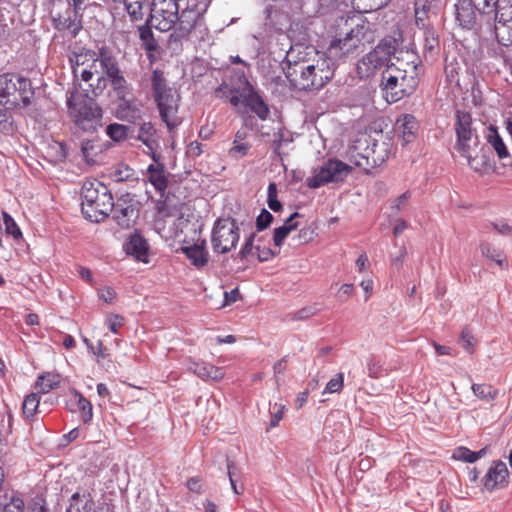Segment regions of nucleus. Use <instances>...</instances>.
Returning a JSON list of instances; mask_svg holds the SVG:
<instances>
[{
  "mask_svg": "<svg viewBox=\"0 0 512 512\" xmlns=\"http://www.w3.org/2000/svg\"><path fill=\"white\" fill-rule=\"evenodd\" d=\"M407 68L398 65L400 59L396 62L387 64V68L382 73L381 85L386 93L388 102L394 103L405 96L414 92L418 84V75L420 62L417 56L410 51H406Z\"/></svg>",
  "mask_w": 512,
  "mask_h": 512,
  "instance_id": "f257e3e1",
  "label": "nucleus"
},
{
  "mask_svg": "<svg viewBox=\"0 0 512 512\" xmlns=\"http://www.w3.org/2000/svg\"><path fill=\"white\" fill-rule=\"evenodd\" d=\"M455 130L457 134L456 150L467 159L468 165L476 172L489 166V157L473 127L472 116L465 111L456 112Z\"/></svg>",
  "mask_w": 512,
  "mask_h": 512,
  "instance_id": "f03ea898",
  "label": "nucleus"
},
{
  "mask_svg": "<svg viewBox=\"0 0 512 512\" xmlns=\"http://www.w3.org/2000/svg\"><path fill=\"white\" fill-rule=\"evenodd\" d=\"M151 85L160 118L169 132H172L182 123V118L178 114L181 100L180 93L175 88L167 85L163 72L158 69L152 72Z\"/></svg>",
  "mask_w": 512,
  "mask_h": 512,
  "instance_id": "7ed1b4c3",
  "label": "nucleus"
},
{
  "mask_svg": "<svg viewBox=\"0 0 512 512\" xmlns=\"http://www.w3.org/2000/svg\"><path fill=\"white\" fill-rule=\"evenodd\" d=\"M82 213L91 222L104 220L114 207L113 197L101 182H86L82 186Z\"/></svg>",
  "mask_w": 512,
  "mask_h": 512,
  "instance_id": "20e7f679",
  "label": "nucleus"
},
{
  "mask_svg": "<svg viewBox=\"0 0 512 512\" xmlns=\"http://www.w3.org/2000/svg\"><path fill=\"white\" fill-rule=\"evenodd\" d=\"M35 89L31 80L20 73L0 75V103L26 108L32 104Z\"/></svg>",
  "mask_w": 512,
  "mask_h": 512,
  "instance_id": "39448f33",
  "label": "nucleus"
},
{
  "mask_svg": "<svg viewBox=\"0 0 512 512\" xmlns=\"http://www.w3.org/2000/svg\"><path fill=\"white\" fill-rule=\"evenodd\" d=\"M398 41L394 37L383 38L378 45L357 63V74L360 78H369L379 69L392 62V55L397 53Z\"/></svg>",
  "mask_w": 512,
  "mask_h": 512,
  "instance_id": "423d86ee",
  "label": "nucleus"
},
{
  "mask_svg": "<svg viewBox=\"0 0 512 512\" xmlns=\"http://www.w3.org/2000/svg\"><path fill=\"white\" fill-rule=\"evenodd\" d=\"M173 29L172 36L177 40L185 39L189 36L198 40L204 39L208 31L203 14L188 5H185L180 13L178 12V19Z\"/></svg>",
  "mask_w": 512,
  "mask_h": 512,
  "instance_id": "0eeeda50",
  "label": "nucleus"
},
{
  "mask_svg": "<svg viewBox=\"0 0 512 512\" xmlns=\"http://www.w3.org/2000/svg\"><path fill=\"white\" fill-rule=\"evenodd\" d=\"M239 238V227L234 219L216 220L211 234V244L215 253L230 252L236 247Z\"/></svg>",
  "mask_w": 512,
  "mask_h": 512,
  "instance_id": "6e6552de",
  "label": "nucleus"
},
{
  "mask_svg": "<svg viewBox=\"0 0 512 512\" xmlns=\"http://www.w3.org/2000/svg\"><path fill=\"white\" fill-rule=\"evenodd\" d=\"M352 172V167L338 159H328L307 178V186L317 189L330 182H342Z\"/></svg>",
  "mask_w": 512,
  "mask_h": 512,
  "instance_id": "1a4fd4ad",
  "label": "nucleus"
},
{
  "mask_svg": "<svg viewBox=\"0 0 512 512\" xmlns=\"http://www.w3.org/2000/svg\"><path fill=\"white\" fill-rule=\"evenodd\" d=\"M69 113L79 128L84 131H95L102 117L101 108L91 99L72 103L68 101Z\"/></svg>",
  "mask_w": 512,
  "mask_h": 512,
  "instance_id": "9d476101",
  "label": "nucleus"
},
{
  "mask_svg": "<svg viewBox=\"0 0 512 512\" xmlns=\"http://www.w3.org/2000/svg\"><path fill=\"white\" fill-rule=\"evenodd\" d=\"M494 33L502 46L512 45V1L497 0L493 11Z\"/></svg>",
  "mask_w": 512,
  "mask_h": 512,
  "instance_id": "9b49d317",
  "label": "nucleus"
},
{
  "mask_svg": "<svg viewBox=\"0 0 512 512\" xmlns=\"http://www.w3.org/2000/svg\"><path fill=\"white\" fill-rule=\"evenodd\" d=\"M92 67H100L102 71V74L99 73L96 79L97 85L93 90L95 94L101 93L109 80L123 74V71L119 67L117 58L104 47L99 49V53L94 59Z\"/></svg>",
  "mask_w": 512,
  "mask_h": 512,
  "instance_id": "f8f14e48",
  "label": "nucleus"
},
{
  "mask_svg": "<svg viewBox=\"0 0 512 512\" xmlns=\"http://www.w3.org/2000/svg\"><path fill=\"white\" fill-rule=\"evenodd\" d=\"M178 10L179 4L175 0H153L150 13L155 27L162 32L171 30L177 22Z\"/></svg>",
  "mask_w": 512,
  "mask_h": 512,
  "instance_id": "ddd939ff",
  "label": "nucleus"
},
{
  "mask_svg": "<svg viewBox=\"0 0 512 512\" xmlns=\"http://www.w3.org/2000/svg\"><path fill=\"white\" fill-rule=\"evenodd\" d=\"M113 218L122 228L131 227L139 217V203L129 194L119 198L112 209Z\"/></svg>",
  "mask_w": 512,
  "mask_h": 512,
  "instance_id": "4468645a",
  "label": "nucleus"
},
{
  "mask_svg": "<svg viewBox=\"0 0 512 512\" xmlns=\"http://www.w3.org/2000/svg\"><path fill=\"white\" fill-rule=\"evenodd\" d=\"M239 81L244 84L241 104L249 107L261 120H266L270 112L268 105L258 92L254 90L244 74L239 77Z\"/></svg>",
  "mask_w": 512,
  "mask_h": 512,
  "instance_id": "2eb2a0df",
  "label": "nucleus"
},
{
  "mask_svg": "<svg viewBox=\"0 0 512 512\" xmlns=\"http://www.w3.org/2000/svg\"><path fill=\"white\" fill-rule=\"evenodd\" d=\"M288 63L285 75L291 85L299 90H312L313 86L310 85L312 80L311 71L307 62L295 61L292 64L291 60L288 59Z\"/></svg>",
  "mask_w": 512,
  "mask_h": 512,
  "instance_id": "dca6fc26",
  "label": "nucleus"
},
{
  "mask_svg": "<svg viewBox=\"0 0 512 512\" xmlns=\"http://www.w3.org/2000/svg\"><path fill=\"white\" fill-rule=\"evenodd\" d=\"M363 26L351 29L344 38L332 40L329 50L339 56H346L353 53L362 43L364 33Z\"/></svg>",
  "mask_w": 512,
  "mask_h": 512,
  "instance_id": "f3484780",
  "label": "nucleus"
},
{
  "mask_svg": "<svg viewBox=\"0 0 512 512\" xmlns=\"http://www.w3.org/2000/svg\"><path fill=\"white\" fill-rule=\"evenodd\" d=\"M508 469L503 461H495L488 469L483 478V485L486 490L493 491L502 488L507 484Z\"/></svg>",
  "mask_w": 512,
  "mask_h": 512,
  "instance_id": "a211bd4d",
  "label": "nucleus"
},
{
  "mask_svg": "<svg viewBox=\"0 0 512 512\" xmlns=\"http://www.w3.org/2000/svg\"><path fill=\"white\" fill-rule=\"evenodd\" d=\"M419 129L417 119L411 114L399 116L395 123V130L403 144L411 143L415 140Z\"/></svg>",
  "mask_w": 512,
  "mask_h": 512,
  "instance_id": "6ab92c4d",
  "label": "nucleus"
},
{
  "mask_svg": "<svg viewBox=\"0 0 512 512\" xmlns=\"http://www.w3.org/2000/svg\"><path fill=\"white\" fill-rule=\"evenodd\" d=\"M308 65L312 77L310 85L313 86V89L322 88L334 75L332 63L329 59H321L316 64Z\"/></svg>",
  "mask_w": 512,
  "mask_h": 512,
  "instance_id": "aec40b11",
  "label": "nucleus"
},
{
  "mask_svg": "<svg viewBox=\"0 0 512 512\" xmlns=\"http://www.w3.org/2000/svg\"><path fill=\"white\" fill-rule=\"evenodd\" d=\"M123 247L125 252L137 261L148 263L149 244L140 233L134 232L130 235Z\"/></svg>",
  "mask_w": 512,
  "mask_h": 512,
  "instance_id": "412c9836",
  "label": "nucleus"
},
{
  "mask_svg": "<svg viewBox=\"0 0 512 512\" xmlns=\"http://www.w3.org/2000/svg\"><path fill=\"white\" fill-rule=\"evenodd\" d=\"M157 130L151 122H144L139 127L137 139L140 140L148 149L147 154L151 155L154 162L160 161V154L156 153L159 143L156 139Z\"/></svg>",
  "mask_w": 512,
  "mask_h": 512,
  "instance_id": "4be33fe9",
  "label": "nucleus"
},
{
  "mask_svg": "<svg viewBox=\"0 0 512 512\" xmlns=\"http://www.w3.org/2000/svg\"><path fill=\"white\" fill-rule=\"evenodd\" d=\"M66 512H95V502L87 490H78L69 499Z\"/></svg>",
  "mask_w": 512,
  "mask_h": 512,
  "instance_id": "5701e85b",
  "label": "nucleus"
},
{
  "mask_svg": "<svg viewBox=\"0 0 512 512\" xmlns=\"http://www.w3.org/2000/svg\"><path fill=\"white\" fill-rule=\"evenodd\" d=\"M456 7V19L463 28H472L476 22L478 11L475 9L472 1L458 0Z\"/></svg>",
  "mask_w": 512,
  "mask_h": 512,
  "instance_id": "b1692460",
  "label": "nucleus"
},
{
  "mask_svg": "<svg viewBox=\"0 0 512 512\" xmlns=\"http://www.w3.org/2000/svg\"><path fill=\"white\" fill-rule=\"evenodd\" d=\"M108 82L111 83L118 98L122 101V104L120 105L121 116L123 118L130 119V115L128 112L131 108V103L129 100L126 99V95L129 92V87H128V82H127L126 78L124 77V74H122L118 77H114L113 79L109 80Z\"/></svg>",
  "mask_w": 512,
  "mask_h": 512,
  "instance_id": "393cba45",
  "label": "nucleus"
},
{
  "mask_svg": "<svg viewBox=\"0 0 512 512\" xmlns=\"http://www.w3.org/2000/svg\"><path fill=\"white\" fill-rule=\"evenodd\" d=\"M440 51V40L438 31L433 28H426L423 31V55L426 60H434Z\"/></svg>",
  "mask_w": 512,
  "mask_h": 512,
  "instance_id": "a878e982",
  "label": "nucleus"
},
{
  "mask_svg": "<svg viewBox=\"0 0 512 512\" xmlns=\"http://www.w3.org/2000/svg\"><path fill=\"white\" fill-rule=\"evenodd\" d=\"M115 3H122L131 18V21L142 20L144 13L143 9L147 0H112ZM75 9L80 8L84 0H72Z\"/></svg>",
  "mask_w": 512,
  "mask_h": 512,
  "instance_id": "bb28decb",
  "label": "nucleus"
},
{
  "mask_svg": "<svg viewBox=\"0 0 512 512\" xmlns=\"http://www.w3.org/2000/svg\"><path fill=\"white\" fill-rule=\"evenodd\" d=\"M182 251L196 267H203L208 262V252L206 250L205 240H202L199 244L183 247Z\"/></svg>",
  "mask_w": 512,
  "mask_h": 512,
  "instance_id": "cd10ccee",
  "label": "nucleus"
},
{
  "mask_svg": "<svg viewBox=\"0 0 512 512\" xmlns=\"http://www.w3.org/2000/svg\"><path fill=\"white\" fill-rule=\"evenodd\" d=\"M214 93L216 98L225 99L234 107H238L242 102L243 90L241 91L240 88L230 86L227 83H222L215 89Z\"/></svg>",
  "mask_w": 512,
  "mask_h": 512,
  "instance_id": "c85d7f7f",
  "label": "nucleus"
},
{
  "mask_svg": "<svg viewBox=\"0 0 512 512\" xmlns=\"http://www.w3.org/2000/svg\"><path fill=\"white\" fill-rule=\"evenodd\" d=\"M155 163L157 165L151 164L147 168L148 179L156 190L163 191L168 185V180L165 176V167L159 161Z\"/></svg>",
  "mask_w": 512,
  "mask_h": 512,
  "instance_id": "c756f323",
  "label": "nucleus"
},
{
  "mask_svg": "<svg viewBox=\"0 0 512 512\" xmlns=\"http://www.w3.org/2000/svg\"><path fill=\"white\" fill-rule=\"evenodd\" d=\"M487 142L495 150L500 160H503L510 156L507 146L504 143L502 137L499 135L497 129L492 126L489 128V132L487 134Z\"/></svg>",
  "mask_w": 512,
  "mask_h": 512,
  "instance_id": "7c9ffc66",
  "label": "nucleus"
},
{
  "mask_svg": "<svg viewBox=\"0 0 512 512\" xmlns=\"http://www.w3.org/2000/svg\"><path fill=\"white\" fill-rule=\"evenodd\" d=\"M71 393L77 401V407L81 414V419L83 423L88 424L92 421L93 418V407L91 402L86 399L79 391L76 389H72Z\"/></svg>",
  "mask_w": 512,
  "mask_h": 512,
  "instance_id": "2f4dec72",
  "label": "nucleus"
},
{
  "mask_svg": "<svg viewBox=\"0 0 512 512\" xmlns=\"http://www.w3.org/2000/svg\"><path fill=\"white\" fill-rule=\"evenodd\" d=\"M61 376L55 373H46L40 375L36 381V386L40 393H48L52 389L59 387Z\"/></svg>",
  "mask_w": 512,
  "mask_h": 512,
  "instance_id": "473e14b6",
  "label": "nucleus"
},
{
  "mask_svg": "<svg viewBox=\"0 0 512 512\" xmlns=\"http://www.w3.org/2000/svg\"><path fill=\"white\" fill-rule=\"evenodd\" d=\"M473 394L480 400L490 403L498 396V390L489 384H472Z\"/></svg>",
  "mask_w": 512,
  "mask_h": 512,
  "instance_id": "72a5a7b5",
  "label": "nucleus"
},
{
  "mask_svg": "<svg viewBox=\"0 0 512 512\" xmlns=\"http://www.w3.org/2000/svg\"><path fill=\"white\" fill-rule=\"evenodd\" d=\"M486 454V448L474 452L467 447H458L453 451V458L466 463H474Z\"/></svg>",
  "mask_w": 512,
  "mask_h": 512,
  "instance_id": "f704fd0d",
  "label": "nucleus"
},
{
  "mask_svg": "<svg viewBox=\"0 0 512 512\" xmlns=\"http://www.w3.org/2000/svg\"><path fill=\"white\" fill-rule=\"evenodd\" d=\"M81 151L88 163H94L95 157L102 152V145L94 140H85L81 144Z\"/></svg>",
  "mask_w": 512,
  "mask_h": 512,
  "instance_id": "c9c22d12",
  "label": "nucleus"
},
{
  "mask_svg": "<svg viewBox=\"0 0 512 512\" xmlns=\"http://www.w3.org/2000/svg\"><path fill=\"white\" fill-rule=\"evenodd\" d=\"M357 150V147H354V149L351 151L350 154V160L353 162V164L359 168H362L366 173L370 171L371 168H373L376 165V160L373 158L370 160V157L368 154L364 155L361 153H355Z\"/></svg>",
  "mask_w": 512,
  "mask_h": 512,
  "instance_id": "e433bc0d",
  "label": "nucleus"
},
{
  "mask_svg": "<svg viewBox=\"0 0 512 512\" xmlns=\"http://www.w3.org/2000/svg\"><path fill=\"white\" fill-rule=\"evenodd\" d=\"M139 38L146 51H154L157 48V42L154 39L153 32L148 25H142L138 28Z\"/></svg>",
  "mask_w": 512,
  "mask_h": 512,
  "instance_id": "4c0bfd02",
  "label": "nucleus"
},
{
  "mask_svg": "<svg viewBox=\"0 0 512 512\" xmlns=\"http://www.w3.org/2000/svg\"><path fill=\"white\" fill-rule=\"evenodd\" d=\"M480 251L482 256L495 261L500 267L506 266L505 259L503 258V253L495 249L491 244L487 242L481 243Z\"/></svg>",
  "mask_w": 512,
  "mask_h": 512,
  "instance_id": "58836bf2",
  "label": "nucleus"
},
{
  "mask_svg": "<svg viewBox=\"0 0 512 512\" xmlns=\"http://www.w3.org/2000/svg\"><path fill=\"white\" fill-rule=\"evenodd\" d=\"M40 397L36 393L27 395L23 401L22 410L24 416L29 419L33 417L38 409Z\"/></svg>",
  "mask_w": 512,
  "mask_h": 512,
  "instance_id": "ea45409f",
  "label": "nucleus"
},
{
  "mask_svg": "<svg viewBox=\"0 0 512 512\" xmlns=\"http://www.w3.org/2000/svg\"><path fill=\"white\" fill-rule=\"evenodd\" d=\"M129 127L126 125L112 123L106 128L107 135L115 142H121L128 136Z\"/></svg>",
  "mask_w": 512,
  "mask_h": 512,
  "instance_id": "a19ab883",
  "label": "nucleus"
},
{
  "mask_svg": "<svg viewBox=\"0 0 512 512\" xmlns=\"http://www.w3.org/2000/svg\"><path fill=\"white\" fill-rule=\"evenodd\" d=\"M262 239L257 238L256 233L250 234V236L245 240L244 245L239 251V257L241 260H247L250 256L254 255L255 253V245L257 243H261Z\"/></svg>",
  "mask_w": 512,
  "mask_h": 512,
  "instance_id": "79ce46f5",
  "label": "nucleus"
},
{
  "mask_svg": "<svg viewBox=\"0 0 512 512\" xmlns=\"http://www.w3.org/2000/svg\"><path fill=\"white\" fill-rule=\"evenodd\" d=\"M277 185L274 182L269 183L267 189V204L268 207L274 211L278 212L282 209L281 202L277 199Z\"/></svg>",
  "mask_w": 512,
  "mask_h": 512,
  "instance_id": "37998d69",
  "label": "nucleus"
},
{
  "mask_svg": "<svg viewBox=\"0 0 512 512\" xmlns=\"http://www.w3.org/2000/svg\"><path fill=\"white\" fill-rule=\"evenodd\" d=\"M3 222L5 224V231L7 234L13 236L14 239L22 237V232L14 219L6 212H3Z\"/></svg>",
  "mask_w": 512,
  "mask_h": 512,
  "instance_id": "c03bdc74",
  "label": "nucleus"
},
{
  "mask_svg": "<svg viewBox=\"0 0 512 512\" xmlns=\"http://www.w3.org/2000/svg\"><path fill=\"white\" fill-rule=\"evenodd\" d=\"M344 375L343 373H337L327 384L323 391L325 393H339L343 389Z\"/></svg>",
  "mask_w": 512,
  "mask_h": 512,
  "instance_id": "a18cd8bd",
  "label": "nucleus"
},
{
  "mask_svg": "<svg viewBox=\"0 0 512 512\" xmlns=\"http://www.w3.org/2000/svg\"><path fill=\"white\" fill-rule=\"evenodd\" d=\"M415 23L416 26L423 31L426 30V28H433L428 23V9H426V6L422 8L415 7Z\"/></svg>",
  "mask_w": 512,
  "mask_h": 512,
  "instance_id": "49530a36",
  "label": "nucleus"
},
{
  "mask_svg": "<svg viewBox=\"0 0 512 512\" xmlns=\"http://www.w3.org/2000/svg\"><path fill=\"white\" fill-rule=\"evenodd\" d=\"M273 219V215L268 210L262 209L256 219V231L260 232L268 228Z\"/></svg>",
  "mask_w": 512,
  "mask_h": 512,
  "instance_id": "de8ad7c7",
  "label": "nucleus"
},
{
  "mask_svg": "<svg viewBox=\"0 0 512 512\" xmlns=\"http://www.w3.org/2000/svg\"><path fill=\"white\" fill-rule=\"evenodd\" d=\"M0 512H24V501L19 497H13L10 502L0 504Z\"/></svg>",
  "mask_w": 512,
  "mask_h": 512,
  "instance_id": "09e8293b",
  "label": "nucleus"
},
{
  "mask_svg": "<svg viewBox=\"0 0 512 512\" xmlns=\"http://www.w3.org/2000/svg\"><path fill=\"white\" fill-rule=\"evenodd\" d=\"M210 367V363L206 362H193L189 366V369L196 374L198 377H200L203 380H209V372L208 369Z\"/></svg>",
  "mask_w": 512,
  "mask_h": 512,
  "instance_id": "8fccbe9b",
  "label": "nucleus"
},
{
  "mask_svg": "<svg viewBox=\"0 0 512 512\" xmlns=\"http://www.w3.org/2000/svg\"><path fill=\"white\" fill-rule=\"evenodd\" d=\"M251 145L248 142L245 143H233V146L229 150V155L232 158L239 159L247 155Z\"/></svg>",
  "mask_w": 512,
  "mask_h": 512,
  "instance_id": "3c124183",
  "label": "nucleus"
},
{
  "mask_svg": "<svg viewBox=\"0 0 512 512\" xmlns=\"http://www.w3.org/2000/svg\"><path fill=\"white\" fill-rule=\"evenodd\" d=\"M123 324L124 318L118 314H109L106 318V325L114 334H118L119 328L122 327Z\"/></svg>",
  "mask_w": 512,
  "mask_h": 512,
  "instance_id": "603ef678",
  "label": "nucleus"
},
{
  "mask_svg": "<svg viewBox=\"0 0 512 512\" xmlns=\"http://www.w3.org/2000/svg\"><path fill=\"white\" fill-rule=\"evenodd\" d=\"M491 226L500 235H503V236H511L512 235V226L509 225L505 219H499L494 222H491Z\"/></svg>",
  "mask_w": 512,
  "mask_h": 512,
  "instance_id": "864d4df0",
  "label": "nucleus"
},
{
  "mask_svg": "<svg viewBox=\"0 0 512 512\" xmlns=\"http://www.w3.org/2000/svg\"><path fill=\"white\" fill-rule=\"evenodd\" d=\"M115 180L118 182L134 179V171L129 166H122L114 172Z\"/></svg>",
  "mask_w": 512,
  "mask_h": 512,
  "instance_id": "5fc2aeb1",
  "label": "nucleus"
},
{
  "mask_svg": "<svg viewBox=\"0 0 512 512\" xmlns=\"http://www.w3.org/2000/svg\"><path fill=\"white\" fill-rule=\"evenodd\" d=\"M260 262H266L271 260L275 256V252L272 249L261 247V243L255 245V253Z\"/></svg>",
  "mask_w": 512,
  "mask_h": 512,
  "instance_id": "6e6d98bb",
  "label": "nucleus"
},
{
  "mask_svg": "<svg viewBox=\"0 0 512 512\" xmlns=\"http://www.w3.org/2000/svg\"><path fill=\"white\" fill-rule=\"evenodd\" d=\"M0 130L4 132L12 131V116L7 109H0Z\"/></svg>",
  "mask_w": 512,
  "mask_h": 512,
  "instance_id": "4d7b16f0",
  "label": "nucleus"
},
{
  "mask_svg": "<svg viewBox=\"0 0 512 512\" xmlns=\"http://www.w3.org/2000/svg\"><path fill=\"white\" fill-rule=\"evenodd\" d=\"M367 370L369 377L377 378L382 373V365L374 357H370L367 361Z\"/></svg>",
  "mask_w": 512,
  "mask_h": 512,
  "instance_id": "13d9d810",
  "label": "nucleus"
},
{
  "mask_svg": "<svg viewBox=\"0 0 512 512\" xmlns=\"http://www.w3.org/2000/svg\"><path fill=\"white\" fill-rule=\"evenodd\" d=\"M289 233V228L283 226L276 228L273 234L274 245L280 248Z\"/></svg>",
  "mask_w": 512,
  "mask_h": 512,
  "instance_id": "bf43d9fd",
  "label": "nucleus"
},
{
  "mask_svg": "<svg viewBox=\"0 0 512 512\" xmlns=\"http://www.w3.org/2000/svg\"><path fill=\"white\" fill-rule=\"evenodd\" d=\"M285 406L274 404L271 410V422L270 427H276L280 420L283 418Z\"/></svg>",
  "mask_w": 512,
  "mask_h": 512,
  "instance_id": "052dcab7",
  "label": "nucleus"
},
{
  "mask_svg": "<svg viewBox=\"0 0 512 512\" xmlns=\"http://www.w3.org/2000/svg\"><path fill=\"white\" fill-rule=\"evenodd\" d=\"M186 5L193 8L194 10L205 14L212 0H185Z\"/></svg>",
  "mask_w": 512,
  "mask_h": 512,
  "instance_id": "680f3d73",
  "label": "nucleus"
},
{
  "mask_svg": "<svg viewBox=\"0 0 512 512\" xmlns=\"http://www.w3.org/2000/svg\"><path fill=\"white\" fill-rule=\"evenodd\" d=\"M460 340H461V344H462L463 348L468 353H472L473 352V346H474V343H475V339L471 335V333L468 330H463L462 333H461Z\"/></svg>",
  "mask_w": 512,
  "mask_h": 512,
  "instance_id": "e2e57ef3",
  "label": "nucleus"
},
{
  "mask_svg": "<svg viewBox=\"0 0 512 512\" xmlns=\"http://www.w3.org/2000/svg\"><path fill=\"white\" fill-rule=\"evenodd\" d=\"M314 236L315 230L311 227H305L300 229L297 238L299 244H305L313 240Z\"/></svg>",
  "mask_w": 512,
  "mask_h": 512,
  "instance_id": "0e129e2a",
  "label": "nucleus"
},
{
  "mask_svg": "<svg viewBox=\"0 0 512 512\" xmlns=\"http://www.w3.org/2000/svg\"><path fill=\"white\" fill-rule=\"evenodd\" d=\"M316 311H317V309L315 307H312V306L304 307L295 313L294 319L295 320L307 319V318L311 317L312 315H314L316 313Z\"/></svg>",
  "mask_w": 512,
  "mask_h": 512,
  "instance_id": "69168bd1",
  "label": "nucleus"
},
{
  "mask_svg": "<svg viewBox=\"0 0 512 512\" xmlns=\"http://www.w3.org/2000/svg\"><path fill=\"white\" fill-rule=\"evenodd\" d=\"M115 291L110 287H104L98 291V296L106 303H111L115 298Z\"/></svg>",
  "mask_w": 512,
  "mask_h": 512,
  "instance_id": "338daca9",
  "label": "nucleus"
},
{
  "mask_svg": "<svg viewBox=\"0 0 512 512\" xmlns=\"http://www.w3.org/2000/svg\"><path fill=\"white\" fill-rule=\"evenodd\" d=\"M210 370L209 372V379L213 381H220L224 378L225 371L222 367H216L212 364H210V367L208 368Z\"/></svg>",
  "mask_w": 512,
  "mask_h": 512,
  "instance_id": "774afa93",
  "label": "nucleus"
}]
</instances>
